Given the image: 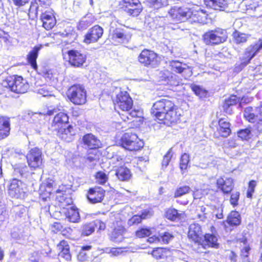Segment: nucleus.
Listing matches in <instances>:
<instances>
[{
	"label": "nucleus",
	"instance_id": "423d86ee",
	"mask_svg": "<svg viewBox=\"0 0 262 262\" xmlns=\"http://www.w3.org/2000/svg\"><path fill=\"white\" fill-rule=\"evenodd\" d=\"M119 10L131 18H137L142 14L144 8L140 0H120Z\"/></svg>",
	"mask_w": 262,
	"mask_h": 262
},
{
	"label": "nucleus",
	"instance_id": "de8ad7c7",
	"mask_svg": "<svg viewBox=\"0 0 262 262\" xmlns=\"http://www.w3.org/2000/svg\"><path fill=\"white\" fill-rule=\"evenodd\" d=\"M251 127L248 126L244 129H241L237 132V135L242 141H247L250 138Z\"/></svg>",
	"mask_w": 262,
	"mask_h": 262
},
{
	"label": "nucleus",
	"instance_id": "1a4fd4ad",
	"mask_svg": "<svg viewBox=\"0 0 262 262\" xmlns=\"http://www.w3.org/2000/svg\"><path fill=\"white\" fill-rule=\"evenodd\" d=\"M67 96L69 100L75 105H82L86 102V91L80 84H74L67 90Z\"/></svg>",
	"mask_w": 262,
	"mask_h": 262
},
{
	"label": "nucleus",
	"instance_id": "dca6fc26",
	"mask_svg": "<svg viewBox=\"0 0 262 262\" xmlns=\"http://www.w3.org/2000/svg\"><path fill=\"white\" fill-rule=\"evenodd\" d=\"M27 162L32 170L39 168L42 163L41 150L38 147L31 148L26 155Z\"/></svg>",
	"mask_w": 262,
	"mask_h": 262
},
{
	"label": "nucleus",
	"instance_id": "774afa93",
	"mask_svg": "<svg viewBox=\"0 0 262 262\" xmlns=\"http://www.w3.org/2000/svg\"><path fill=\"white\" fill-rule=\"evenodd\" d=\"M129 112V115L133 118L139 117V112L138 110L132 109Z\"/></svg>",
	"mask_w": 262,
	"mask_h": 262
},
{
	"label": "nucleus",
	"instance_id": "5701e85b",
	"mask_svg": "<svg viewBox=\"0 0 262 262\" xmlns=\"http://www.w3.org/2000/svg\"><path fill=\"white\" fill-rule=\"evenodd\" d=\"M82 143L88 149H99L102 145L100 140L92 133L84 135L82 138Z\"/></svg>",
	"mask_w": 262,
	"mask_h": 262
},
{
	"label": "nucleus",
	"instance_id": "69168bd1",
	"mask_svg": "<svg viewBox=\"0 0 262 262\" xmlns=\"http://www.w3.org/2000/svg\"><path fill=\"white\" fill-rule=\"evenodd\" d=\"M256 186V182L255 180H250L248 183V189L252 190L254 191L255 188Z\"/></svg>",
	"mask_w": 262,
	"mask_h": 262
},
{
	"label": "nucleus",
	"instance_id": "b1692460",
	"mask_svg": "<svg viewBox=\"0 0 262 262\" xmlns=\"http://www.w3.org/2000/svg\"><path fill=\"white\" fill-rule=\"evenodd\" d=\"M208 8L216 11H225L228 8L229 0H203Z\"/></svg>",
	"mask_w": 262,
	"mask_h": 262
},
{
	"label": "nucleus",
	"instance_id": "5fc2aeb1",
	"mask_svg": "<svg viewBox=\"0 0 262 262\" xmlns=\"http://www.w3.org/2000/svg\"><path fill=\"white\" fill-rule=\"evenodd\" d=\"M251 248L249 245L245 246L240 250V256L243 259L248 258L250 255V251Z\"/></svg>",
	"mask_w": 262,
	"mask_h": 262
},
{
	"label": "nucleus",
	"instance_id": "4d7b16f0",
	"mask_svg": "<svg viewBox=\"0 0 262 262\" xmlns=\"http://www.w3.org/2000/svg\"><path fill=\"white\" fill-rule=\"evenodd\" d=\"M159 236L161 238V242H163L164 244H167L169 242V241L173 237V236L169 232H164L163 234L161 235H159Z\"/></svg>",
	"mask_w": 262,
	"mask_h": 262
},
{
	"label": "nucleus",
	"instance_id": "f257e3e1",
	"mask_svg": "<svg viewBox=\"0 0 262 262\" xmlns=\"http://www.w3.org/2000/svg\"><path fill=\"white\" fill-rule=\"evenodd\" d=\"M150 114L157 122L168 126L180 123L182 116L180 107L168 96L155 101L151 107Z\"/></svg>",
	"mask_w": 262,
	"mask_h": 262
},
{
	"label": "nucleus",
	"instance_id": "39448f33",
	"mask_svg": "<svg viewBox=\"0 0 262 262\" xmlns=\"http://www.w3.org/2000/svg\"><path fill=\"white\" fill-rule=\"evenodd\" d=\"M119 146L130 152L141 150L144 145V141L133 133H124L119 140Z\"/></svg>",
	"mask_w": 262,
	"mask_h": 262
},
{
	"label": "nucleus",
	"instance_id": "a19ab883",
	"mask_svg": "<svg viewBox=\"0 0 262 262\" xmlns=\"http://www.w3.org/2000/svg\"><path fill=\"white\" fill-rule=\"evenodd\" d=\"M243 116L250 123H254L257 118V115L253 113V108L252 106H248L245 108Z\"/></svg>",
	"mask_w": 262,
	"mask_h": 262
},
{
	"label": "nucleus",
	"instance_id": "c756f323",
	"mask_svg": "<svg viewBox=\"0 0 262 262\" xmlns=\"http://www.w3.org/2000/svg\"><path fill=\"white\" fill-rule=\"evenodd\" d=\"M42 48V45H37L34 46L27 55V63L31 66L32 69L35 70L37 69L38 67L36 60L38 56L39 52Z\"/></svg>",
	"mask_w": 262,
	"mask_h": 262
},
{
	"label": "nucleus",
	"instance_id": "ea45409f",
	"mask_svg": "<svg viewBox=\"0 0 262 262\" xmlns=\"http://www.w3.org/2000/svg\"><path fill=\"white\" fill-rule=\"evenodd\" d=\"M92 246L85 245L81 247L77 255V259L80 261H85L89 258V251L92 249Z\"/></svg>",
	"mask_w": 262,
	"mask_h": 262
},
{
	"label": "nucleus",
	"instance_id": "4468645a",
	"mask_svg": "<svg viewBox=\"0 0 262 262\" xmlns=\"http://www.w3.org/2000/svg\"><path fill=\"white\" fill-rule=\"evenodd\" d=\"M262 49V38H259L257 42L250 45L246 48L244 56L240 58L241 63L238 68L242 69L250 63L251 60Z\"/></svg>",
	"mask_w": 262,
	"mask_h": 262
},
{
	"label": "nucleus",
	"instance_id": "6e6d98bb",
	"mask_svg": "<svg viewBox=\"0 0 262 262\" xmlns=\"http://www.w3.org/2000/svg\"><path fill=\"white\" fill-rule=\"evenodd\" d=\"M190 88L194 94L198 96L201 97L205 94V91L199 85L191 84Z\"/></svg>",
	"mask_w": 262,
	"mask_h": 262
},
{
	"label": "nucleus",
	"instance_id": "49530a36",
	"mask_svg": "<svg viewBox=\"0 0 262 262\" xmlns=\"http://www.w3.org/2000/svg\"><path fill=\"white\" fill-rule=\"evenodd\" d=\"M151 234L150 228H139L135 232V236L136 238H143L149 236Z\"/></svg>",
	"mask_w": 262,
	"mask_h": 262
},
{
	"label": "nucleus",
	"instance_id": "052dcab7",
	"mask_svg": "<svg viewBox=\"0 0 262 262\" xmlns=\"http://www.w3.org/2000/svg\"><path fill=\"white\" fill-rule=\"evenodd\" d=\"M14 5L18 7H20L28 4L29 0H12Z\"/></svg>",
	"mask_w": 262,
	"mask_h": 262
},
{
	"label": "nucleus",
	"instance_id": "473e14b6",
	"mask_svg": "<svg viewBox=\"0 0 262 262\" xmlns=\"http://www.w3.org/2000/svg\"><path fill=\"white\" fill-rule=\"evenodd\" d=\"M170 250L167 248L157 247L151 251L150 254L156 259H165L169 255Z\"/></svg>",
	"mask_w": 262,
	"mask_h": 262
},
{
	"label": "nucleus",
	"instance_id": "0eeeda50",
	"mask_svg": "<svg viewBox=\"0 0 262 262\" xmlns=\"http://www.w3.org/2000/svg\"><path fill=\"white\" fill-rule=\"evenodd\" d=\"M228 38L226 29L216 28L204 33L202 36L203 42L208 46L218 45L225 42Z\"/></svg>",
	"mask_w": 262,
	"mask_h": 262
},
{
	"label": "nucleus",
	"instance_id": "0e129e2a",
	"mask_svg": "<svg viewBox=\"0 0 262 262\" xmlns=\"http://www.w3.org/2000/svg\"><path fill=\"white\" fill-rule=\"evenodd\" d=\"M227 144L228 145V147L230 148H235L238 145L236 142V140L233 138L229 139L227 141Z\"/></svg>",
	"mask_w": 262,
	"mask_h": 262
},
{
	"label": "nucleus",
	"instance_id": "20e7f679",
	"mask_svg": "<svg viewBox=\"0 0 262 262\" xmlns=\"http://www.w3.org/2000/svg\"><path fill=\"white\" fill-rule=\"evenodd\" d=\"M61 55L63 59L69 66L75 68H82L85 63L86 55L82 51L76 49H68L64 47H61Z\"/></svg>",
	"mask_w": 262,
	"mask_h": 262
},
{
	"label": "nucleus",
	"instance_id": "3c124183",
	"mask_svg": "<svg viewBox=\"0 0 262 262\" xmlns=\"http://www.w3.org/2000/svg\"><path fill=\"white\" fill-rule=\"evenodd\" d=\"M172 148H170L167 151L166 154L163 156L161 163L162 166L163 168H166L167 166L169 165V163L172 156Z\"/></svg>",
	"mask_w": 262,
	"mask_h": 262
},
{
	"label": "nucleus",
	"instance_id": "393cba45",
	"mask_svg": "<svg viewBox=\"0 0 262 262\" xmlns=\"http://www.w3.org/2000/svg\"><path fill=\"white\" fill-rule=\"evenodd\" d=\"M111 39L121 43H127L132 37V34L125 31L123 29L116 28L110 33Z\"/></svg>",
	"mask_w": 262,
	"mask_h": 262
},
{
	"label": "nucleus",
	"instance_id": "f8f14e48",
	"mask_svg": "<svg viewBox=\"0 0 262 262\" xmlns=\"http://www.w3.org/2000/svg\"><path fill=\"white\" fill-rule=\"evenodd\" d=\"M72 188L71 185L62 184L59 185L58 189L53 191V193L56 194L55 197L56 204L61 209H66V207L73 205V201L70 196L67 195Z\"/></svg>",
	"mask_w": 262,
	"mask_h": 262
},
{
	"label": "nucleus",
	"instance_id": "f3484780",
	"mask_svg": "<svg viewBox=\"0 0 262 262\" xmlns=\"http://www.w3.org/2000/svg\"><path fill=\"white\" fill-rule=\"evenodd\" d=\"M242 224V216L238 211L234 210L227 215L225 220L223 221L222 225L225 230L232 231Z\"/></svg>",
	"mask_w": 262,
	"mask_h": 262
},
{
	"label": "nucleus",
	"instance_id": "c03bdc74",
	"mask_svg": "<svg viewBox=\"0 0 262 262\" xmlns=\"http://www.w3.org/2000/svg\"><path fill=\"white\" fill-rule=\"evenodd\" d=\"M108 174L101 170L96 172L94 175L96 182L99 185H105L108 180Z\"/></svg>",
	"mask_w": 262,
	"mask_h": 262
},
{
	"label": "nucleus",
	"instance_id": "412c9836",
	"mask_svg": "<svg viewBox=\"0 0 262 262\" xmlns=\"http://www.w3.org/2000/svg\"><path fill=\"white\" fill-rule=\"evenodd\" d=\"M105 190L100 186H95L90 188L86 194L89 202L92 204L101 203L105 196Z\"/></svg>",
	"mask_w": 262,
	"mask_h": 262
},
{
	"label": "nucleus",
	"instance_id": "6ab92c4d",
	"mask_svg": "<svg viewBox=\"0 0 262 262\" xmlns=\"http://www.w3.org/2000/svg\"><path fill=\"white\" fill-rule=\"evenodd\" d=\"M231 124L224 118L217 121L216 129L213 131V137L216 139L227 138L231 135Z\"/></svg>",
	"mask_w": 262,
	"mask_h": 262
},
{
	"label": "nucleus",
	"instance_id": "f03ea898",
	"mask_svg": "<svg viewBox=\"0 0 262 262\" xmlns=\"http://www.w3.org/2000/svg\"><path fill=\"white\" fill-rule=\"evenodd\" d=\"M171 19L176 23L189 21L190 23L204 24L208 15L206 10L197 5L188 7L185 6L172 7L168 11Z\"/></svg>",
	"mask_w": 262,
	"mask_h": 262
},
{
	"label": "nucleus",
	"instance_id": "338daca9",
	"mask_svg": "<svg viewBox=\"0 0 262 262\" xmlns=\"http://www.w3.org/2000/svg\"><path fill=\"white\" fill-rule=\"evenodd\" d=\"M49 36L53 39L57 38L59 39V37L63 36V34L60 32L51 33L49 34Z\"/></svg>",
	"mask_w": 262,
	"mask_h": 262
},
{
	"label": "nucleus",
	"instance_id": "864d4df0",
	"mask_svg": "<svg viewBox=\"0 0 262 262\" xmlns=\"http://www.w3.org/2000/svg\"><path fill=\"white\" fill-rule=\"evenodd\" d=\"M92 222L94 229L98 231H104L106 228V224L100 220L96 219Z\"/></svg>",
	"mask_w": 262,
	"mask_h": 262
},
{
	"label": "nucleus",
	"instance_id": "603ef678",
	"mask_svg": "<svg viewBox=\"0 0 262 262\" xmlns=\"http://www.w3.org/2000/svg\"><path fill=\"white\" fill-rule=\"evenodd\" d=\"M240 193L239 191H235L231 194L229 201L230 204L233 208H235L238 205L239 200Z\"/></svg>",
	"mask_w": 262,
	"mask_h": 262
},
{
	"label": "nucleus",
	"instance_id": "4c0bfd02",
	"mask_svg": "<svg viewBox=\"0 0 262 262\" xmlns=\"http://www.w3.org/2000/svg\"><path fill=\"white\" fill-rule=\"evenodd\" d=\"M190 167V156L189 154L184 153L182 154L180 158L179 168L182 174L187 171V169Z\"/></svg>",
	"mask_w": 262,
	"mask_h": 262
},
{
	"label": "nucleus",
	"instance_id": "ddd939ff",
	"mask_svg": "<svg viewBox=\"0 0 262 262\" xmlns=\"http://www.w3.org/2000/svg\"><path fill=\"white\" fill-rule=\"evenodd\" d=\"M110 229L108 237L111 241L120 243L124 239V235L126 232V229L121 219H116L114 220L110 225Z\"/></svg>",
	"mask_w": 262,
	"mask_h": 262
},
{
	"label": "nucleus",
	"instance_id": "4be33fe9",
	"mask_svg": "<svg viewBox=\"0 0 262 262\" xmlns=\"http://www.w3.org/2000/svg\"><path fill=\"white\" fill-rule=\"evenodd\" d=\"M215 185L218 190L224 194L227 195L233 190L234 182L233 179L231 177L221 176L216 179Z\"/></svg>",
	"mask_w": 262,
	"mask_h": 262
},
{
	"label": "nucleus",
	"instance_id": "e2e57ef3",
	"mask_svg": "<svg viewBox=\"0 0 262 262\" xmlns=\"http://www.w3.org/2000/svg\"><path fill=\"white\" fill-rule=\"evenodd\" d=\"M42 76L46 80H51L53 78V74L50 70H46L42 72Z\"/></svg>",
	"mask_w": 262,
	"mask_h": 262
},
{
	"label": "nucleus",
	"instance_id": "a878e982",
	"mask_svg": "<svg viewBox=\"0 0 262 262\" xmlns=\"http://www.w3.org/2000/svg\"><path fill=\"white\" fill-rule=\"evenodd\" d=\"M58 250V256L62 258L66 261H70L72 259V255L70 252V246L68 242L64 240H61L57 245Z\"/></svg>",
	"mask_w": 262,
	"mask_h": 262
},
{
	"label": "nucleus",
	"instance_id": "2f4dec72",
	"mask_svg": "<svg viewBox=\"0 0 262 262\" xmlns=\"http://www.w3.org/2000/svg\"><path fill=\"white\" fill-rule=\"evenodd\" d=\"M115 175L120 181H128L132 177L130 170L124 166H119L116 170Z\"/></svg>",
	"mask_w": 262,
	"mask_h": 262
},
{
	"label": "nucleus",
	"instance_id": "c85d7f7f",
	"mask_svg": "<svg viewBox=\"0 0 262 262\" xmlns=\"http://www.w3.org/2000/svg\"><path fill=\"white\" fill-rule=\"evenodd\" d=\"M21 184L22 182L16 179H13L11 180L8 187V191L9 194L12 198H19L24 193Z\"/></svg>",
	"mask_w": 262,
	"mask_h": 262
},
{
	"label": "nucleus",
	"instance_id": "37998d69",
	"mask_svg": "<svg viewBox=\"0 0 262 262\" xmlns=\"http://www.w3.org/2000/svg\"><path fill=\"white\" fill-rule=\"evenodd\" d=\"M204 241L206 245L210 247H217V238L215 235L213 234L206 233L204 235Z\"/></svg>",
	"mask_w": 262,
	"mask_h": 262
},
{
	"label": "nucleus",
	"instance_id": "9b49d317",
	"mask_svg": "<svg viewBox=\"0 0 262 262\" xmlns=\"http://www.w3.org/2000/svg\"><path fill=\"white\" fill-rule=\"evenodd\" d=\"M6 88L11 92L18 94L26 93L29 89V84L21 76L14 75L6 79Z\"/></svg>",
	"mask_w": 262,
	"mask_h": 262
},
{
	"label": "nucleus",
	"instance_id": "8fccbe9b",
	"mask_svg": "<svg viewBox=\"0 0 262 262\" xmlns=\"http://www.w3.org/2000/svg\"><path fill=\"white\" fill-rule=\"evenodd\" d=\"M147 2L151 7L156 9L168 5L167 0H147Z\"/></svg>",
	"mask_w": 262,
	"mask_h": 262
},
{
	"label": "nucleus",
	"instance_id": "7c9ffc66",
	"mask_svg": "<svg viewBox=\"0 0 262 262\" xmlns=\"http://www.w3.org/2000/svg\"><path fill=\"white\" fill-rule=\"evenodd\" d=\"M65 209L66 211L64 212V215L70 222L77 223L80 222L79 210L75 206L71 205Z\"/></svg>",
	"mask_w": 262,
	"mask_h": 262
},
{
	"label": "nucleus",
	"instance_id": "e433bc0d",
	"mask_svg": "<svg viewBox=\"0 0 262 262\" xmlns=\"http://www.w3.org/2000/svg\"><path fill=\"white\" fill-rule=\"evenodd\" d=\"M239 101V98L236 95H231L224 101L223 104L224 111L227 113H228L229 114H231L232 112L230 111H228L229 107L237 104Z\"/></svg>",
	"mask_w": 262,
	"mask_h": 262
},
{
	"label": "nucleus",
	"instance_id": "c9c22d12",
	"mask_svg": "<svg viewBox=\"0 0 262 262\" xmlns=\"http://www.w3.org/2000/svg\"><path fill=\"white\" fill-rule=\"evenodd\" d=\"M10 123L8 119H0V140L7 137L10 134Z\"/></svg>",
	"mask_w": 262,
	"mask_h": 262
},
{
	"label": "nucleus",
	"instance_id": "72a5a7b5",
	"mask_svg": "<svg viewBox=\"0 0 262 262\" xmlns=\"http://www.w3.org/2000/svg\"><path fill=\"white\" fill-rule=\"evenodd\" d=\"M184 214V212L183 213H179L176 209L170 207L165 210L164 217L169 221L176 222L181 220Z\"/></svg>",
	"mask_w": 262,
	"mask_h": 262
},
{
	"label": "nucleus",
	"instance_id": "f704fd0d",
	"mask_svg": "<svg viewBox=\"0 0 262 262\" xmlns=\"http://www.w3.org/2000/svg\"><path fill=\"white\" fill-rule=\"evenodd\" d=\"M232 36L234 43L236 45H243L247 42L251 35L235 30L232 33Z\"/></svg>",
	"mask_w": 262,
	"mask_h": 262
},
{
	"label": "nucleus",
	"instance_id": "9d476101",
	"mask_svg": "<svg viewBox=\"0 0 262 262\" xmlns=\"http://www.w3.org/2000/svg\"><path fill=\"white\" fill-rule=\"evenodd\" d=\"M138 60L144 67L156 68L160 64L161 57L154 51L144 49L139 54Z\"/></svg>",
	"mask_w": 262,
	"mask_h": 262
},
{
	"label": "nucleus",
	"instance_id": "2eb2a0df",
	"mask_svg": "<svg viewBox=\"0 0 262 262\" xmlns=\"http://www.w3.org/2000/svg\"><path fill=\"white\" fill-rule=\"evenodd\" d=\"M40 20L42 23L41 26L47 31L52 30L56 25V13L51 7L41 10Z\"/></svg>",
	"mask_w": 262,
	"mask_h": 262
},
{
	"label": "nucleus",
	"instance_id": "680f3d73",
	"mask_svg": "<svg viewBox=\"0 0 262 262\" xmlns=\"http://www.w3.org/2000/svg\"><path fill=\"white\" fill-rule=\"evenodd\" d=\"M38 2L40 6L45 7V9H46L47 6H50L52 4L51 0H38Z\"/></svg>",
	"mask_w": 262,
	"mask_h": 262
},
{
	"label": "nucleus",
	"instance_id": "aec40b11",
	"mask_svg": "<svg viewBox=\"0 0 262 262\" xmlns=\"http://www.w3.org/2000/svg\"><path fill=\"white\" fill-rule=\"evenodd\" d=\"M103 34V29L98 25H94L85 34L82 41L86 45L97 42Z\"/></svg>",
	"mask_w": 262,
	"mask_h": 262
},
{
	"label": "nucleus",
	"instance_id": "13d9d810",
	"mask_svg": "<svg viewBox=\"0 0 262 262\" xmlns=\"http://www.w3.org/2000/svg\"><path fill=\"white\" fill-rule=\"evenodd\" d=\"M123 249L124 248L123 247H114L110 250V253L113 256H117L123 252Z\"/></svg>",
	"mask_w": 262,
	"mask_h": 262
},
{
	"label": "nucleus",
	"instance_id": "cd10ccee",
	"mask_svg": "<svg viewBox=\"0 0 262 262\" xmlns=\"http://www.w3.org/2000/svg\"><path fill=\"white\" fill-rule=\"evenodd\" d=\"M153 213L149 209L143 210L141 214H135L132 216L127 221L129 226H137L141 224L143 220L150 217Z\"/></svg>",
	"mask_w": 262,
	"mask_h": 262
},
{
	"label": "nucleus",
	"instance_id": "bb28decb",
	"mask_svg": "<svg viewBox=\"0 0 262 262\" xmlns=\"http://www.w3.org/2000/svg\"><path fill=\"white\" fill-rule=\"evenodd\" d=\"M188 237L195 243H200L202 239L201 227L198 224H191L189 227Z\"/></svg>",
	"mask_w": 262,
	"mask_h": 262
},
{
	"label": "nucleus",
	"instance_id": "a211bd4d",
	"mask_svg": "<svg viewBox=\"0 0 262 262\" xmlns=\"http://www.w3.org/2000/svg\"><path fill=\"white\" fill-rule=\"evenodd\" d=\"M183 64L181 62L178 60L172 61L170 63V69L171 73L164 77V79L170 84H177L179 82L178 76L174 73L182 74L188 69L183 67Z\"/></svg>",
	"mask_w": 262,
	"mask_h": 262
},
{
	"label": "nucleus",
	"instance_id": "58836bf2",
	"mask_svg": "<svg viewBox=\"0 0 262 262\" xmlns=\"http://www.w3.org/2000/svg\"><path fill=\"white\" fill-rule=\"evenodd\" d=\"M101 152L99 149H88L84 159L89 162H94L99 160Z\"/></svg>",
	"mask_w": 262,
	"mask_h": 262
},
{
	"label": "nucleus",
	"instance_id": "6e6552de",
	"mask_svg": "<svg viewBox=\"0 0 262 262\" xmlns=\"http://www.w3.org/2000/svg\"><path fill=\"white\" fill-rule=\"evenodd\" d=\"M113 102L114 108L118 114L120 112H128L134 106L133 99L126 91H120L117 94Z\"/></svg>",
	"mask_w": 262,
	"mask_h": 262
},
{
	"label": "nucleus",
	"instance_id": "79ce46f5",
	"mask_svg": "<svg viewBox=\"0 0 262 262\" xmlns=\"http://www.w3.org/2000/svg\"><path fill=\"white\" fill-rule=\"evenodd\" d=\"M53 231L57 233L58 232H61L62 234L64 236H68L71 235V233L72 231V230L70 228H64L63 226L59 222H55L52 225Z\"/></svg>",
	"mask_w": 262,
	"mask_h": 262
},
{
	"label": "nucleus",
	"instance_id": "09e8293b",
	"mask_svg": "<svg viewBox=\"0 0 262 262\" xmlns=\"http://www.w3.org/2000/svg\"><path fill=\"white\" fill-rule=\"evenodd\" d=\"M95 231V229L92 222L82 225L81 230V235L84 236H87L91 235Z\"/></svg>",
	"mask_w": 262,
	"mask_h": 262
},
{
	"label": "nucleus",
	"instance_id": "7ed1b4c3",
	"mask_svg": "<svg viewBox=\"0 0 262 262\" xmlns=\"http://www.w3.org/2000/svg\"><path fill=\"white\" fill-rule=\"evenodd\" d=\"M69 122L68 115L64 112H60L54 116L51 126L54 128L59 137L66 140L75 134L74 127L72 125H69L67 127H64Z\"/></svg>",
	"mask_w": 262,
	"mask_h": 262
},
{
	"label": "nucleus",
	"instance_id": "bf43d9fd",
	"mask_svg": "<svg viewBox=\"0 0 262 262\" xmlns=\"http://www.w3.org/2000/svg\"><path fill=\"white\" fill-rule=\"evenodd\" d=\"M147 242L150 244L158 243L161 242V238L159 236L153 235L151 236H148L147 239Z\"/></svg>",
	"mask_w": 262,
	"mask_h": 262
},
{
	"label": "nucleus",
	"instance_id": "a18cd8bd",
	"mask_svg": "<svg viewBox=\"0 0 262 262\" xmlns=\"http://www.w3.org/2000/svg\"><path fill=\"white\" fill-rule=\"evenodd\" d=\"M191 191V188L188 185H183L178 187L173 193L174 198H180L189 193Z\"/></svg>",
	"mask_w": 262,
	"mask_h": 262
}]
</instances>
